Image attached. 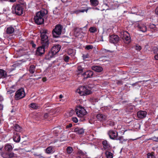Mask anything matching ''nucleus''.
<instances>
[{
  "instance_id": "f257e3e1",
  "label": "nucleus",
  "mask_w": 158,
  "mask_h": 158,
  "mask_svg": "<svg viewBox=\"0 0 158 158\" xmlns=\"http://www.w3.org/2000/svg\"><path fill=\"white\" fill-rule=\"evenodd\" d=\"M48 13V10L45 9H42L37 12L34 18L35 23L38 25L44 24V17Z\"/></svg>"
},
{
  "instance_id": "f03ea898",
  "label": "nucleus",
  "mask_w": 158,
  "mask_h": 158,
  "mask_svg": "<svg viewBox=\"0 0 158 158\" xmlns=\"http://www.w3.org/2000/svg\"><path fill=\"white\" fill-rule=\"evenodd\" d=\"M26 6L25 3L14 4L12 8V13L17 15H21L23 14V9Z\"/></svg>"
},
{
  "instance_id": "7ed1b4c3",
  "label": "nucleus",
  "mask_w": 158,
  "mask_h": 158,
  "mask_svg": "<svg viewBox=\"0 0 158 158\" xmlns=\"http://www.w3.org/2000/svg\"><path fill=\"white\" fill-rule=\"evenodd\" d=\"M4 148L6 152L1 154L3 157L4 158H11L15 157L16 156V154L12 152H10L13 149L11 145L9 144H6Z\"/></svg>"
},
{
  "instance_id": "20e7f679",
  "label": "nucleus",
  "mask_w": 158,
  "mask_h": 158,
  "mask_svg": "<svg viewBox=\"0 0 158 158\" xmlns=\"http://www.w3.org/2000/svg\"><path fill=\"white\" fill-rule=\"evenodd\" d=\"M75 111L77 116L79 117H82L87 113L84 107L81 106H79L77 107Z\"/></svg>"
},
{
  "instance_id": "39448f33",
  "label": "nucleus",
  "mask_w": 158,
  "mask_h": 158,
  "mask_svg": "<svg viewBox=\"0 0 158 158\" xmlns=\"http://www.w3.org/2000/svg\"><path fill=\"white\" fill-rule=\"evenodd\" d=\"M25 96L24 90L23 88L18 90L15 93V99L18 100L23 98Z\"/></svg>"
},
{
  "instance_id": "423d86ee",
  "label": "nucleus",
  "mask_w": 158,
  "mask_h": 158,
  "mask_svg": "<svg viewBox=\"0 0 158 158\" xmlns=\"http://www.w3.org/2000/svg\"><path fill=\"white\" fill-rule=\"evenodd\" d=\"M88 86L87 85L81 86L79 88V93L83 95H88L91 93V91L88 88Z\"/></svg>"
},
{
  "instance_id": "0eeeda50",
  "label": "nucleus",
  "mask_w": 158,
  "mask_h": 158,
  "mask_svg": "<svg viewBox=\"0 0 158 158\" xmlns=\"http://www.w3.org/2000/svg\"><path fill=\"white\" fill-rule=\"evenodd\" d=\"M39 47L37 49L36 51V55L39 56H42L45 52L47 49L48 48L49 46H47V47L43 46V44Z\"/></svg>"
},
{
  "instance_id": "6e6552de",
  "label": "nucleus",
  "mask_w": 158,
  "mask_h": 158,
  "mask_svg": "<svg viewBox=\"0 0 158 158\" xmlns=\"http://www.w3.org/2000/svg\"><path fill=\"white\" fill-rule=\"evenodd\" d=\"M83 28L86 29V26H85L83 28H79L77 27H75L74 29V33L75 36L78 38H81L83 36V35L81 33L85 34V32H80V31L82 30Z\"/></svg>"
},
{
  "instance_id": "1a4fd4ad",
  "label": "nucleus",
  "mask_w": 158,
  "mask_h": 158,
  "mask_svg": "<svg viewBox=\"0 0 158 158\" xmlns=\"http://www.w3.org/2000/svg\"><path fill=\"white\" fill-rule=\"evenodd\" d=\"M41 44H43V46L47 47L49 46V42L48 39V35H40Z\"/></svg>"
},
{
  "instance_id": "9d476101",
  "label": "nucleus",
  "mask_w": 158,
  "mask_h": 158,
  "mask_svg": "<svg viewBox=\"0 0 158 158\" xmlns=\"http://www.w3.org/2000/svg\"><path fill=\"white\" fill-rule=\"evenodd\" d=\"M122 39L124 42L127 44H129L131 41L130 34L127 31L123 32Z\"/></svg>"
},
{
  "instance_id": "9b49d317",
  "label": "nucleus",
  "mask_w": 158,
  "mask_h": 158,
  "mask_svg": "<svg viewBox=\"0 0 158 158\" xmlns=\"http://www.w3.org/2000/svg\"><path fill=\"white\" fill-rule=\"evenodd\" d=\"M119 40L118 36L116 35H112L109 36V42L114 44L117 43Z\"/></svg>"
},
{
  "instance_id": "f8f14e48",
  "label": "nucleus",
  "mask_w": 158,
  "mask_h": 158,
  "mask_svg": "<svg viewBox=\"0 0 158 158\" xmlns=\"http://www.w3.org/2000/svg\"><path fill=\"white\" fill-rule=\"evenodd\" d=\"M135 27L137 28L139 31L143 32H144L147 31V28L146 26L144 24L141 23H136Z\"/></svg>"
},
{
  "instance_id": "ddd939ff",
  "label": "nucleus",
  "mask_w": 158,
  "mask_h": 158,
  "mask_svg": "<svg viewBox=\"0 0 158 158\" xmlns=\"http://www.w3.org/2000/svg\"><path fill=\"white\" fill-rule=\"evenodd\" d=\"M108 134L110 138L113 140H115L118 136V132L112 130L109 131L108 132Z\"/></svg>"
},
{
  "instance_id": "4468645a",
  "label": "nucleus",
  "mask_w": 158,
  "mask_h": 158,
  "mask_svg": "<svg viewBox=\"0 0 158 158\" xmlns=\"http://www.w3.org/2000/svg\"><path fill=\"white\" fill-rule=\"evenodd\" d=\"M61 49V46L60 44H57L53 46L51 49V50L56 55L60 50Z\"/></svg>"
},
{
  "instance_id": "2eb2a0df",
  "label": "nucleus",
  "mask_w": 158,
  "mask_h": 158,
  "mask_svg": "<svg viewBox=\"0 0 158 158\" xmlns=\"http://www.w3.org/2000/svg\"><path fill=\"white\" fill-rule=\"evenodd\" d=\"M147 112L145 111L140 110L137 113V116L140 118H143L146 117Z\"/></svg>"
},
{
  "instance_id": "dca6fc26",
  "label": "nucleus",
  "mask_w": 158,
  "mask_h": 158,
  "mask_svg": "<svg viewBox=\"0 0 158 158\" xmlns=\"http://www.w3.org/2000/svg\"><path fill=\"white\" fill-rule=\"evenodd\" d=\"M13 140L16 143L19 142L20 140V136L19 133L16 131L14 132V135L13 136Z\"/></svg>"
},
{
  "instance_id": "f3484780",
  "label": "nucleus",
  "mask_w": 158,
  "mask_h": 158,
  "mask_svg": "<svg viewBox=\"0 0 158 158\" xmlns=\"http://www.w3.org/2000/svg\"><path fill=\"white\" fill-rule=\"evenodd\" d=\"M93 74V72L92 71L89 70L83 73L82 74V75L85 78H87L92 77Z\"/></svg>"
},
{
  "instance_id": "a211bd4d",
  "label": "nucleus",
  "mask_w": 158,
  "mask_h": 158,
  "mask_svg": "<svg viewBox=\"0 0 158 158\" xmlns=\"http://www.w3.org/2000/svg\"><path fill=\"white\" fill-rule=\"evenodd\" d=\"M56 28H54L53 30L52 31V34L54 38H57L60 37L61 33L60 32L59 28H58L57 29V30L59 31L58 32L56 31Z\"/></svg>"
},
{
  "instance_id": "6ab92c4d",
  "label": "nucleus",
  "mask_w": 158,
  "mask_h": 158,
  "mask_svg": "<svg viewBox=\"0 0 158 158\" xmlns=\"http://www.w3.org/2000/svg\"><path fill=\"white\" fill-rule=\"evenodd\" d=\"M103 148L106 151H110L111 149V147L108 143L106 140H104L102 142Z\"/></svg>"
},
{
  "instance_id": "aec40b11",
  "label": "nucleus",
  "mask_w": 158,
  "mask_h": 158,
  "mask_svg": "<svg viewBox=\"0 0 158 158\" xmlns=\"http://www.w3.org/2000/svg\"><path fill=\"white\" fill-rule=\"evenodd\" d=\"M73 131L77 134L82 135L84 132V130L82 128L76 127L74 129Z\"/></svg>"
},
{
  "instance_id": "412c9836",
  "label": "nucleus",
  "mask_w": 158,
  "mask_h": 158,
  "mask_svg": "<svg viewBox=\"0 0 158 158\" xmlns=\"http://www.w3.org/2000/svg\"><path fill=\"white\" fill-rule=\"evenodd\" d=\"M96 117L97 119L101 121H103L106 120V115L102 114H98Z\"/></svg>"
},
{
  "instance_id": "4be33fe9",
  "label": "nucleus",
  "mask_w": 158,
  "mask_h": 158,
  "mask_svg": "<svg viewBox=\"0 0 158 158\" xmlns=\"http://www.w3.org/2000/svg\"><path fill=\"white\" fill-rule=\"evenodd\" d=\"M53 52L50 50L45 55V58L46 60H50L51 58L53 57L55 55Z\"/></svg>"
},
{
  "instance_id": "5701e85b",
  "label": "nucleus",
  "mask_w": 158,
  "mask_h": 158,
  "mask_svg": "<svg viewBox=\"0 0 158 158\" xmlns=\"http://www.w3.org/2000/svg\"><path fill=\"white\" fill-rule=\"evenodd\" d=\"M92 69L95 71L99 73L101 72L103 70L102 67L98 66H93L92 67Z\"/></svg>"
},
{
  "instance_id": "b1692460",
  "label": "nucleus",
  "mask_w": 158,
  "mask_h": 158,
  "mask_svg": "<svg viewBox=\"0 0 158 158\" xmlns=\"http://www.w3.org/2000/svg\"><path fill=\"white\" fill-rule=\"evenodd\" d=\"M15 30L14 28L12 26H10L7 27L6 32L8 34H11L14 33Z\"/></svg>"
},
{
  "instance_id": "393cba45",
  "label": "nucleus",
  "mask_w": 158,
  "mask_h": 158,
  "mask_svg": "<svg viewBox=\"0 0 158 158\" xmlns=\"http://www.w3.org/2000/svg\"><path fill=\"white\" fill-rule=\"evenodd\" d=\"M6 71L2 69H0V78H4L7 77Z\"/></svg>"
},
{
  "instance_id": "a878e982",
  "label": "nucleus",
  "mask_w": 158,
  "mask_h": 158,
  "mask_svg": "<svg viewBox=\"0 0 158 158\" xmlns=\"http://www.w3.org/2000/svg\"><path fill=\"white\" fill-rule=\"evenodd\" d=\"M89 2L90 4L94 6H96L99 4L98 0H90Z\"/></svg>"
},
{
  "instance_id": "bb28decb",
  "label": "nucleus",
  "mask_w": 158,
  "mask_h": 158,
  "mask_svg": "<svg viewBox=\"0 0 158 158\" xmlns=\"http://www.w3.org/2000/svg\"><path fill=\"white\" fill-rule=\"evenodd\" d=\"M134 106L131 105H128L126 107V111L127 112H132L133 110Z\"/></svg>"
},
{
  "instance_id": "cd10ccee",
  "label": "nucleus",
  "mask_w": 158,
  "mask_h": 158,
  "mask_svg": "<svg viewBox=\"0 0 158 158\" xmlns=\"http://www.w3.org/2000/svg\"><path fill=\"white\" fill-rule=\"evenodd\" d=\"M53 148V147L52 146H50L48 147L46 149V152L47 154L53 153L54 151Z\"/></svg>"
},
{
  "instance_id": "c85d7f7f",
  "label": "nucleus",
  "mask_w": 158,
  "mask_h": 158,
  "mask_svg": "<svg viewBox=\"0 0 158 158\" xmlns=\"http://www.w3.org/2000/svg\"><path fill=\"white\" fill-rule=\"evenodd\" d=\"M53 129H55L53 131V134L56 136L58 135L60 132V127H54Z\"/></svg>"
},
{
  "instance_id": "c756f323",
  "label": "nucleus",
  "mask_w": 158,
  "mask_h": 158,
  "mask_svg": "<svg viewBox=\"0 0 158 158\" xmlns=\"http://www.w3.org/2000/svg\"><path fill=\"white\" fill-rule=\"evenodd\" d=\"M109 151H106L105 153L106 157L107 158H113V154Z\"/></svg>"
},
{
  "instance_id": "7c9ffc66",
  "label": "nucleus",
  "mask_w": 158,
  "mask_h": 158,
  "mask_svg": "<svg viewBox=\"0 0 158 158\" xmlns=\"http://www.w3.org/2000/svg\"><path fill=\"white\" fill-rule=\"evenodd\" d=\"M35 69V67L34 65H31L29 67V71L31 74L34 73Z\"/></svg>"
},
{
  "instance_id": "2f4dec72",
  "label": "nucleus",
  "mask_w": 158,
  "mask_h": 158,
  "mask_svg": "<svg viewBox=\"0 0 158 158\" xmlns=\"http://www.w3.org/2000/svg\"><path fill=\"white\" fill-rule=\"evenodd\" d=\"M14 129L15 130L14 131H16L18 132L21 131L22 128L18 124H15L14 126Z\"/></svg>"
},
{
  "instance_id": "473e14b6",
  "label": "nucleus",
  "mask_w": 158,
  "mask_h": 158,
  "mask_svg": "<svg viewBox=\"0 0 158 158\" xmlns=\"http://www.w3.org/2000/svg\"><path fill=\"white\" fill-rule=\"evenodd\" d=\"M73 150V148L70 146H69L66 148V152L68 154H70L72 153Z\"/></svg>"
},
{
  "instance_id": "72a5a7b5",
  "label": "nucleus",
  "mask_w": 158,
  "mask_h": 158,
  "mask_svg": "<svg viewBox=\"0 0 158 158\" xmlns=\"http://www.w3.org/2000/svg\"><path fill=\"white\" fill-rule=\"evenodd\" d=\"M77 74L79 75L80 74H81L82 75V73L83 72V69L82 67L81 66H79L77 67Z\"/></svg>"
},
{
  "instance_id": "f704fd0d",
  "label": "nucleus",
  "mask_w": 158,
  "mask_h": 158,
  "mask_svg": "<svg viewBox=\"0 0 158 158\" xmlns=\"http://www.w3.org/2000/svg\"><path fill=\"white\" fill-rule=\"evenodd\" d=\"M147 158H155L154 156V152H148L147 154Z\"/></svg>"
},
{
  "instance_id": "c9c22d12",
  "label": "nucleus",
  "mask_w": 158,
  "mask_h": 158,
  "mask_svg": "<svg viewBox=\"0 0 158 158\" xmlns=\"http://www.w3.org/2000/svg\"><path fill=\"white\" fill-rule=\"evenodd\" d=\"M138 9L135 7H132L131 10V13L134 14H137L138 12Z\"/></svg>"
},
{
  "instance_id": "e433bc0d",
  "label": "nucleus",
  "mask_w": 158,
  "mask_h": 158,
  "mask_svg": "<svg viewBox=\"0 0 158 158\" xmlns=\"http://www.w3.org/2000/svg\"><path fill=\"white\" fill-rule=\"evenodd\" d=\"M89 9L87 7H81L80 8L79 10L81 12L83 13L86 12V13L87 12Z\"/></svg>"
},
{
  "instance_id": "4c0bfd02",
  "label": "nucleus",
  "mask_w": 158,
  "mask_h": 158,
  "mask_svg": "<svg viewBox=\"0 0 158 158\" xmlns=\"http://www.w3.org/2000/svg\"><path fill=\"white\" fill-rule=\"evenodd\" d=\"M63 59L66 62H68L70 59V57L66 55L63 56Z\"/></svg>"
},
{
  "instance_id": "58836bf2",
  "label": "nucleus",
  "mask_w": 158,
  "mask_h": 158,
  "mask_svg": "<svg viewBox=\"0 0 158 158\" xmlns=\"http://www.w3.org/2000/svg\"><path fill=\"white\" fill-rule=\"evenodd\" d=\"M48 31L46 29H43L41 31H40V35H47L48 34Z\"/></svg>"
},
{
  "instance_id": "ea45409f",
  "label": "nucleus",
  "mask_w": 158,
  "mask_h": 158,
  "mask_svg": "<svg viewBox=\"0 0 158 158\" xmlns=\"http://www.w3.org/2000/svg\"><path fill=\"white\" fill-rule=\"evenodd\" d=\"M77 154H78L80 155V156H81V157L86 156V155L85 154H86V153H84L81 150H78L77 152Z\"/></svg>"
},
{
  "instance_id": "a19ab883",
  "label": "nucleus",
  "mask_w": 158,
  "mask_h": 158,
  "mask_svg": "<svg viewBox=\"0 0 158 158\" xmlns=\"http://www.w3.org/2000/svg\"><path fill=\"white\" fill-rule=\"evenodd\" d=\"M58 28H59V29L60 31V32L61 33L62 29V26L60 24H58L55 26V27L54 28L56 29V31L57 32H58V31H59L57 30Z\"/></svg>"
},
{
  "instance_id": "79ce46f5",
  "label": "nucleus",
  "mask_w": 158,
  "mask_h": 158,
  "mask_svg": "<svg viewBox=\"0 0 158 158\" xmlns=\"http://www.w3.org/2000/svg\"><path fill=\"white\" fill-rule=\"evenodd\" d=\"M30 106L32 109H37L39 106L35 103H32L30 105Z\"/></svg>"
},
{
  "instance_id": "37998d69",
  "label": "nucleus",
  "mask_w": 158,
  "mask_h": 158,
  "mask_svg": "<svg viewBox=\"0 0 158 158\" xmlns=\"http://www.w3.org/2000/svg\"><path fill=\"white\" fill-rule=\"evenodd\" d=\"M89 30L91 33H94L97 31V29L95 27H91L89 28Z\"/></svg>"
},
{
  "instance_id": "c03bdc74",
  "label": "nucleus",
  "mask_w": 158,
  "mask_h": 158,
  "mask_svg": "<svg viewBox=\"0 0 158 158\" xmlns=\"http://www.w3.org/2000/svg\"><path fill=\"white\" fill-rule=\"evenodd\" d=\"M115 124L114 122L113 121L109 120L107 122V125L110 126H113Z\"/></svg>"
},
{
  "instance_id": "a18cd8bd",
  "label": "nucleus",
  "mask_w": 158,
  "mask_h": 158,
  "mask_svg": "<svg viewBox=\"0 0 158 158\" xmlns=\"http://www.w3.org/2000/svg\"><path fill=\"white\" fill-rule=\"evenodd\" d=\"M53 13L56 15H58L59 14V10L56 7L53 11Z\"/></svg>"
},
{
  "instance_id": "49530a36",
  "label": "nucleus",
  "mask_w": 158,
  "mask_h": 158,
  "mask_svg": "<svg viewBox=\"0 0 158 158\" xmlns=\"http://www.w3.org/2000/svg\"><path fill=\"white\" fill-rule=\"evenodd\" d=\"M134 48L135 49L138 51H140L142 49V48L141 46L138 44H136L135 45Z\"/></svg>"
},
{
  "instance_id": "de8ad7c7",
  "label": "nucleus",
  "mask_w": 158,
  "mask_h": 158,
  "mask_svg": "<svg viewBox=\"0 0 158 158\" xmlns=\"http://www.w3.org/2000/svg\"><path fill=\"white\" fill-rule=\"evenodd\" d=\"M93 48V45H88L86 46L85 49L87 50H89L90 49H92Z\"/></svg>"
},
{
  "instance_id": "09e8293b",
  "label": "nucleus",
  "mask_w": 158,
  "mask_h": 158,
  "mask_svg": "<svg viewBox=\"0 0 158 158\" xmlns=\"http://www.w3.org/2000/svg\"><path fill=\"white\" fill-rule=\"evenodd\" d=\"M73 50L72 49H69L68 51V53L69 55H73Z\"/></svg>"
},
{
  "instance_id": "8fccbe9b",
  "label": "nucleus",
  "mask_w": 158,
  "mask_h": 158,
  "mask_svg": "<svg viewBox=\"0 0 158 158\" xmlns=\"http://www.w3.org/2000/svg\"><path fill=\"white\" fill-rule=\"evenodd\" d=\"M51 115L50 112H49L48 113H46L44 114V118L46 119L48 118L49 116V115Z\"/></svg>"
},
{
  "instance_id": "3c124183",
  "label": "nucleus",
  "mask_w": 158,
  "mask_h": 158,
  "mask_svg": "<svg viewBox=\"0 0 158 158\" xmlns=\"http://www.w3.org/2000/svg\"><path fill=\"white\" fill-rule=\"evenodd\" d=\"M149 27L150 29H154L156 27V26L153 24H151L149 26Z\"/></svg>"
},
{
  "instance_id": "603ef678",
  "label": "nucleus",
  "mask_w": 158,
  "mask_h": 158,
  "mask_svg": "<svg viewBox=\"0 0 158 158\" xmlns=\"http://www.w3.org/2000/svg\"><path fill=\"white\" fill-rule=\"evenodd\" d=\"M72 119L73 121L75 123H77L78 121V119L76 117H72Z\"/></svg>"
},
{
  "instance_id": "864d4df0",
  "label": "nucleus",
  "mask_w": 158,
  "mask_h": 158,
  "mask_svg": "<svg viewBox=\"0 0 158 158\" xmlns=\"http://www.w3.org/2000/svg\"><path fill=\"white\" fill-rule=\"evenodd\" d=\"M72 124L71 123H70L68 125H67L66 126V129L70 128L72 127Z\"/></svg>"
},
{
  "instance_id": "5fc2aeb1",
  "label": "nucleus",
  "mask_w": 158,
  "mask_h": 158,
  "mask_svg": "<svg viewBox=\"0 0 158 158\" xmlns=\"http://www.w3.org/2000/svg\"><path fill=\"white\" fill-rule=\"evenodd\" d=\"M80 13H81V12L80 11L79 9L78 10H75L73 11V13L76 14H78Z\"/></svg>"
},
{
  "instance_id": "6e6d98bb",
  "label": "nucleus",
  "mask_w": 158,
  "mask_h": 158,
  "mask_svg": "<svg viewBox=\"0 0 158 158\" xmlns=\"http://www.w3.org/2000/svg\"><path fill=\"white\" fill-rule=\"evenodd\" d=\"M152 139L153 140L155 141H158V137H156L155 136H154L152 137Z\"/></svg>"
},
{
  "instance_id": "4d7b16f0",
  "label": "nucleus",
  "mask_w": 158,
  "mask_h": 158,
  "mask_svg": "<svg viewBox=\"0 0 158 158\" xmlns=\"http://www.w3.org/2000/svg\"><path fill=\"white\" fill-rule=\"evenodd\" d=\"M31 44L33 48H35L36 47V44H35L33 41L31 42Z\"/></svg>"
},
{
  "instance_id": "13d9d810",
  "label": "nucleus",
  "mask_w": 158,
  "mask_h": 158,
  "mask_svg": "<svg viewBox=\"0 0 158 158\" xmlns=\"http://www.w3.org/2000/svg\"><path fill=\"white\" fill-rule=\"evenodd\" d=\"M123 136H119V137H118V136H117V137H116V139H115V140H121L123 138Z\"/></svg>"
},
{
  "instance_id": "bf43d9fd",
  "label": "nucleus",
  "mask_w": 158,
  "mask_h": 158,
  "mask_svg": "<svg viewBox=\"0 0 158 158\" xmlns=\"http://www.w3.org/2000/svg\"><path fill=\"white\" fill-rule=\"evenodd\" d=\"M89 55L88 54H87L86 55H83V57L84 58L86 59L89 57Z\"/></svg>"
},
{
  "instance_id": "052dcab7",
  "label": "nucleus",
  "mask_w": 158,
  "mask_h": 158,
  "mask_svg": "<svg viewBox=\"0 0 158 158\" xmlns=\"http://www.w3.org/2000/svg\"><path fill=\"white\" fill-rule=\"evenodd\" d=\"M155 13L156 15H158V6L156 8L155 10Z\"/></svg>"
},
{
  "instance_id": "680f3d73",
  "label": "nucleus",
  "mask_w": 158,
  "mask_h": 158,
  "mask_svg": "<svg viewBox=\"0 0 158 158\" xmlns=\"http://www.w3.org/2000/svg\"><path fill=\"white\" fill-rule=\"evenodd\" d=\"M154 58L156 60H158V53L154 56Z\"/></svg>"
},
{
  "instance_id": "e2e57ef3",
  "label": "nucleus",
  "mask_w": 158,
  "mask_h": 158,
  "mask_svg": "<svg viewBox=\"0 0 158 158\" xmlns=\"http://www.w3.org/2000/svg\"><path fill=\"white\" fill-rule=\"evenodd\" d=\"M117 84L118 85H119V84L122 85V82L121 81H118L117 82Z\"/></svg>"
},
{
  "instance_id": "0e129e2a",
  "label": "nucleus",
  "mask_w": 158,
  "mask_h": 158,
  "mask_svg": "<svg viewBox=\"0 0 158 158\" xmlns=\"http://www.w3.org/2000/svg\"><path fill=\"white\" fill-rule=\"evenodd\" d=\"M142 82L141 81H139L138 82H136V83L132 84V85L133 86H134V85H135L136 84H137L138 82Z\"/></svg>"
},
{
  "instance_id": "69168bd1",
  "label": "nucleus",
  "mask_w": 158,
  "mask_h": 158,
  "mask_svg": "<svg viewBox=\"0 0 158 158\" xmlns=\"http://www.w3.org/2000/svg\"><path fill=\"white\" fill-rule=\"evenodd\" d=\"M63 97V96L62 94H60L59 95V98H60L61 99Z\"/></svg>"
},
{
  "instance_id": "338daca9",
  "label": "nucleus",
  "mask_w": 158,
  "mask_h": 158,
  "mask_svg": "<svg viewBox=\"0 0 158 158\" xmlns=\"http://www.w3.org/2000/svg\"><path fill=\"white\" fill-rule=\"evenodd\" d=\"M42 80L43 81H45L46 80V77H43L42 79Z\"/></svg>"
},
{
  "instance_id": "774afa93",
  "label": "nucleus",
  "mask_w": 158,
  "mask_h": 158,
  "mask_svg": "<svg viewBox=\"0 0 158 158\" xmlns=\"http://www.w3.org/2000/svg\"><path fill=\"white\" fill-rule=\"evenodd\" d=\"M84 156H78L76 157V158H83Z\"/></svg>"
}]
</instances>
